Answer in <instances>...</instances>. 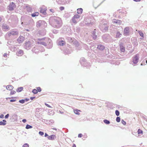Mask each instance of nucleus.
Here are the masks:
<instances>
[{"label": "nucleus", "mask_w": 147, "mask_h": 147, "mask_svg": "<svg viewBox=\"0 0 147 147\" xmlns=\"http://www.w3.org/2000/svg\"><path fill=\"white\" fill-rule=\"evenodd\" d=\"M31 43V42L29 41H26L24 46L25 48L28 50L30 49L32 46Z\"/></svg>", "instance_id": "3"}, {"label": "nucleus", "mask_w": 147, "mask_h": 147, "mask_svg": "<svg viewBox=\"0 0 147 147\" xmlns=\"http://www.w3.org/2000/svg\"><path fill=\"white\" fill-rule=\"evenodd\" d=\"M16 92L14 90H12L11 91V92L10 93V94L11 95H12L13 94L16 93Z\"/></svg>", "instance_id": "34"}, {"label": "nucleus", "mask_w": 147, "mask_h": 147, "mask_svg": "<svg viewBox=\"0 0 147 147\" xmlns=\"http://www.w3.org/2000/svg\"><path fill=\"white\" fill-rule=\"evenodd\" d=\"M134 1H140L141 0H134Z\"/></svg>", "instance_id": "54"}, {"label": "nucleus", "mask_w": 147, "mask_h": 147, "mask_svg": "<svg viewBox=\"0 0 147 147\" xmlns=\"http://www.w3.org/2000/svg\"><path fill=\"white\" fill-rule=\"evenodd\" d=\"M121 34L119 32H117L116 33V37L117 38H119L121 36Z\"/></svg>", "instance_id": "27"}, {"label": "nucleus", "mask_w": 147, "mask_h": 147, "mask_svg": "<svg viewBox=\"0 0 147 147\" xmlns=\"http://www.w3.org/2000/svg\"><path fill=\"white\" fill-rule=\"evenodd\" d=\"M9 116V114H7L5 117V119H7L8 118Z\"/></svg>", "instance_id": "41"}, {"label": "nucleus", "mask_w": 147, "mask_h": 147, "mask_svg": "<svg viewBox=\"0 0 147 147\" xmlns=\"http://www.w3.org/2000/svg\"><path fill=\"white\" fill-rule=\"evenodd\" d=\"M73 147H76V146L75 144H74L73 146Z\"/></svg>", "instance_id": "55"}, {"label": "nucleus", "mask_w": 147, "mask_h": 147, "mask_svg": "<svg viewBox=\"0 0 147 147\" xmlns=\"http://www.w3.org/2000/svg\"><path fill=\"white\" fill-rule=\"evenodd\" d=\"M115 114L117 116H118L119 115V111H118L116 110L115 111Z\"/></svg>", "instance_id": "36"}, {"label": "nucleus", "mask_w": 147, "mask_h": 147, "mask_svg": "<svg viewBox=\"0 0 147 147\" xmlns=\"http://www.w3.org/2000/svg\"><path fill=\"white\" fill-rule=\"evenodd\" d=\"M146 64L147 63V60L146 61Z\"/></svg>", "instance_id": "59"}, {"label": "nucleus", "mask_w": 147, "mask_h": 147, "mask_svg": "<svg viewBox=\"0 0 147 147\" xmlns=\"http://www.w3.org/2000/svg\"><path fill=\"white\" fill-rule=\"evenodd\" d=\"M73 43L74 44V45L78 47L79 45V44L78 42L77 41H72Z\"/></svg>", "instance_id": "26"}, {"label": "nucleus", "mask_w": 147, "mask_h": 147, "mask_svg": "<svg viewBox=\"0 0 147 147\" xmlns=\"http://www.w3.org/2000/svg\"><path fill=\"white\" fill-rule=\"evenodd\" d=\"M138 32L140 36H142L143 38L144 37V34L142 31H138Z\"/></svg>", "instance_id": "28"}, {"label": "nucleus", "mask_w": 147, "mask_h": 147, "mask_svg": "<svg viewBox=\"0 0 147 147\" xmlns=\"http://www.w3.org/2000/svg\"><path fill=\"white\" fill-rule=\"evenodd\" d=\"M6 88L7 90H11L13 89V87L12 86L8 85L6 86Z\"/></svg>", "instance_id": "20"}, {"label": "nucleus", "mask_w": 147, "mask_h": 147, "mask_svg": "<svg viewBox=\"0 0 147 147\" xmlns=\"http://www.w3.org/2000/svg\"><path fill=\"white\" fill-rule=\"evenodd\" d=\"M77 13L78 14H81L82 12V8H79L77 9Z\"/></svg>", "instance_id": "23"}, {"label": "nucleus", "mask_w": 147, "mask_h": 147, "mask_svg": "<svg viewBox=\"0 0 147 147\" xmlns=\"http://www.w3.org/2000/svg\"><path fill=\"white\" fill-rule=\"evenodd\" d=\"M64 7H60V9L61 10H64Z\"/></svg>", "instance_id": "44"}, {"label": "nucleus", "mask_w": 147, "mask_h": 147, "mask_svg": "<svg viewBox=\"0 0 147 147\" xmlns=\"http://www.w3.org/2000/svg\"><path fill=\"white\" fill-rule=\"evenodd\" d=\"M19 102L21 103H24L25 102V101L24 100H20L19 101Z\"/></svg>", "instance_id": "37"}, {"label": "nucleus", "mask_w": 147, "mask_h": 147, "mask_svg": "<svg viewBox=\"0 0 147 147\" xmlns=\"http://www.w3.org/2000/svg\"><path fill=\"white\" fill-rule=\"evenodd\" d=\"M44 40L45 39L44 38L38 39V41L37 42L39 44L42 45L44 46H46V43L42 41L43 40Z\"/></svg>", "instance_id": "9"}, {"label": "nucleus", "mask_w": 147, "mask_h": 147, "mask_svg": "<svg viewBox=\"0 0 147 147\" xmlns=\"http://www.w3.org/2000/svg\"><path fill=\"white\" fill-rule=\"evenodd\" d=\"M100 29L103 31L105 32L108 29V27L107 25L104 24L100 26Z\"/></svg>", "instance_id": "8"}, {"label": "nucleus", "mask_w": 147, "mask_h": 147, "mask_svg": "<svg viewBox=\"0 0 147 147\" xmlns=\"http://www.w3.org/2000/svg\"><path fill=\"white\" fill-rule=\"evenodd\" d=\"M35 98V97H31L30 98L32 100L34 98Z\"/></svg>", "instance_id": "52"}, {"label": "nucleus", "mask_w": 147, "mask_h": 147, "mask_svg": "<svg viewBox=\"0 0 147 147\" xmlns=\"http://www.w3.org/2000/svg\"><path fill=\"white\" fill-rule=\"evenodd\" d=\"M1 18L0 17V22H1Z\"/></svg>", "instance_id": "57"}, {"label": "nucleus", "mask_w": 147, "mask_h": 147, "mask_svg": "<svg viewBox=\"0 0 147 147\" xmlns=\"http://www.w3.org/2000/svg\"><path fill=\"white\" fill-rule=\"evenodd\" d=\"M18 34V32L15 30H12L10 32H9L8 33V35L9 36H14L16 35H17Z\"/></svg>", "instance_id": "5"}, {"label": "nucleus", "mask_w": 147, "mask_h": 147, "mask_svg": "<svg viewBox=\"0 0 147 147\" xmlns=\"http://www.w3.org/2000/svg\"><path fill=\"white\" fill-rule=\"evenodd\" d=\"M45 22L43 21L40 20L36 23L37 27H39L42 26V24H45Z\"/></svg>", "instance_id": "10"}, {"label": "nucleus", "mask_w": 147, "mask_h": 147, "mask_svg": "<svg viewBox=\"0 0 147 147\" xmlns=\"http://www.w3.org/2000/svg\"><path fill=\"white\" fill-rule=\"evenodd\" d=\"M37 91H38V92H40L41 91V88L39 87H38L37 88Z\"/></svg>", "instance_id": "38"}, {"label": "nucleus", "mask_w": 147, "mask_h": 147, "mask_svg": "<svg viewBox=\"0 0 147 147\" xmlns=\"http://www.w3.org/2000/svg\"><path fill=\"white\" fill-rule=\"evenodd\" d=\"M92 36L93 38L95 39L97 37V36L95 34V32L94 31L92 32Z\"/></svg>", "instance_id": "24"}, {"label": "nucleus", "mask_w": 147, "mask_h": 147, "mask_svg": "<svg viewBox=\"0 0 147 147\" xmlns=\"http://www.w3.org/2000/svg\"><path fill=\"white\" fill-rule=\"evenodd\" d=\"M138 134H142L143 132L142 130H140V129H138Z\"/></svg>", "instance_id": "33"}, {"label": "nucleus", "mask_w": 147, "mask_h": 147, "mask_svg": "<svg viewBox=\"0 0 147 147\" xmlns=\"http://www.w3.org/2000/svg\"><path fill=\"white\" fill-rule=\"evenodd\" d=\"M129 27H126L124 30L123 34L125 36L129 35Z\"/></svg>", "instance_id": "7"}, {"label": "nucleus", "mask_w": 147, "mask_h": 147, "mask_svg": "<svg viewBox=\"0 0 147 147\" xmlns=\"http://www.w3.org/2000/svg\"><path fill=\"white\" fill-rule=\"evenodd\" d=\"M46 39H47V40H49V43H50V41H51V40L49 39L48 38H47Z\"/></svg>", "instance_id": "53"}, {"label": "nucleus", "mask_w": 147, "mask_h": 147, "mask_svg": "<svg viewBox=\"0 0 147 147\" xmlns=\"http://www.w3.org/2000/svg\"><path fill=\"white\" fill-rule=\"evenodd\" d=\"M24 37L20 36L17 39V41L19 43H21L24 40Z\"/></svg>", "instance_id": "11"}, {"label": "nucleus", "mask_w": 147, "mask_h": 147, "mask_svg": "<svg viewBox=\"0 0 147 147\" xmlns=\"http://www.w3.org/2000/svg\"><path fill=\"white\" fill-rule=\"evenodd\" d=\"M32 128V126H31L30 125H26V129H30V128Z\"/></svg>", "instance_id": "31"}, {"label": "nucleus", "mask_w": 147, "mask_h": 147, "mask_svg": "<svg viewBox=\"0 0 147 147\" xmlns=\"http://www.w3.org/2000/svg\"><path fill=\"white\" fill-rule=\"evenodd\" d=\"M113 22L114 23L117 24V25H120L121 24V22L120 20L114 19L113 20Z\"/></svg>", "instance_id": "13"}, {"label": "nucleus", "mask_w": 147, "mask_h": 147, "mask_svg": "<svg viewBox=\"0 0 147 147\" xmlns=\"http://www.w3.org/2000/svg\"><path fill=\"white\" fill-rule=\"evenodd\" d=\"M23 147H28V145L27 144H25Z\"/></svg>", "instance_id": "42"}, {"label": "nucleus", "mask_w": 147, "mask_h": 147, "mask_svg": "<svg viewBox=\"0 0 147 147\" xmlns=\"http://www.w3.org/2000/svg\"><path fill=\"white\" fill-rule=\"evenodd\" d=\"M56 138L55 136L54 135H52L48 136V138L49 140H54Z\"/></svg>", "instance_id": "16"}, {"label": "nucleus", "mask_w": 147, "mask_h": 147, "mask_svg": "<svg viewBox=\"0 0 147 147\" xmlns=\"http://www.w3.org/2000/svg\"><path fill=\"white\" fill-rule=\"evenodd\" d=\"M80 17L79 15L76 14L72 18L71 21H72L74 24H76L77 22L80 20Z\"/></svg>", "instance_id": "2"}, {"label": "nucleus", "mask_w": 147, "mask_h": 147, "mask_svg": "<svg viewBox=\"0 0 147 147\" xmlns=\"http://www.w3.org/2000/svg\"><path fill=\"white\" fill-rule=\"evenodd\" d=\"M16 101V100H10L11 102H14Z\"/></svg>", "instance_id": "49"}, {"label": "nucleus", "mask_w": 147, "mask_h": 147, "mask_svg": "<svg viewBox=\"0 0 147 147\" xmlns=\"http://www.w3.org/2000/svg\"><path fill=\"white\" fill-rule=\"evenodd\" d=\"M3 121H0V125H6V123L5 122H6V121L5 120H3Z\"/></svg>", "instance_id": "21"}, {"label": "nucleus", "mask_w": 147, "mask_h": 147, "mask_svg": "<svg viewBox=\"0 0 147 147\" xmlns=\"http://www.w3.org/2000/svg\"><path fill=\"white\" fill-rule=\"evenodd\" d=\"M139 57V55L138 54H137L134 56L133 59V62L134 64H136L138 62Z\"/></svg>", "instance_id": "6"}, {"label": "nucleus", "mask_w": 147, "mask_h": 147, "mask_svg": "<svg viewBox=\"0 0 147 147\" xmlns=\"http://www.w3.org/2000/svg\"><path fill=\"white\" fill-rule=\"evenodd\" d=\"M47 136H48V135L47 134L45 133V137H46Z\"/></svg>", "instance_id": "51"}, {"label": "nucleus", "mask_w": 147, "mask_h": 147, "mask_svg": "<svg viewBox=\"0 0 147 147\" xmlns=\"http://www.w3.org/2000/svg\"><path fill=\"white\" fill-rule=\"evenodd\" d=\"M4 115L3 114H1L0 115V118H3L4 117Z\"/></svg>", "instance_id": "46"}, {"label": "nucleus", "mask_w": 147, "mask_h": 147, "mask_svg": "<svg viewBox=\"0 0 147 147\" xmlns=\"http://www.w3.org/2000/svg\"><path fill=\"white\" fill-rule=\"evenodd\" d=\"M38 15V12H36L32 14V16L33 17L37 16Z\"/></svg>", "instance_id": "25"}, {"label": "nucleus", "mask_w": 147, "mask_h": 147, "mask_svg": "<svg viewBox=\"0 0 147 147\" xmlns=\"http://www.w3.org/2000/svg\"><path fill=\"white\" fill-rule=\"evenodd\" d=\"M58 45L60 46H63L65 43V42L63 40L59 41L58 42Z\"/></svg>", "instance_id": "18"}, {"label": "nucleus", "mask_w": 147, "mask_h": 147, "mask_svg": "<svg viewBox=\"0 0 147 147\" xmlns=\"http://www.w3.org/2000/svg\"><path fill=\"white\" fill-rule=\"evenodd\" d=\"M32 92L33 93L36 94L37 93V90L35 89H34L33 90Z\"/></svg>", "instance_id": "32"}, {"label": "nucleus", "mask_w": 147, "mask_h": 147, "mask_svg": "<svg viewBox=\"0 0 147 147\" xmlns=\"http://www.w3.org/2000/svg\"><path fill=\"white\" fill-rule=\"evenodd\" d=\"M89 23L88 22V23H87V24H88V25H89Z\"/></svg>", "instance_id": "58"}, {"label": "nucleus", "mask_w": 147, "mask_h": 147, "mask_svg": "<svg viewBox=\"0 0 147 147\" xmlns=\"http://www.w3.org/2000/svg\"><path fill=\"white\" fill-rule=\"evenodd\" d=\"M97 48L100 50H102L104 49L105 47L103 46L100 45L98 46Z\"/></svg>", "instance_id": "17"}, {"label": "nucleus", "mask_w": 147, "mask_h": 147, "mask_svg": "<svg viewBox=\"0 0 147 147\" xmlns=\"http://www.w3.org/2000/svg\"><path fill=\"white\" fill-rule=\"evenodd\" d=\"M23 22H22V24H23Z\"/></svg>", "instance_id": "60"}, {"label": "nucleus", "mask_w": 147, "mask_h": 147, "mask_svg": "<svg viewBox=\"0 0 147 147\" xmlns=\"http://www.w3.org/2000/svg\"><path fill=\"white\" fill-rule=\"evenodd\" d=\"M74 113L75 114H76L78 115H79L80 114V113L78 112L79 111L81 112V111H80V110H79L76 109L74 110Z\"/></svg>", "instance_id": "19"}, {"label": "nucleus", "mask_w": 147, "mask_h": 147, "mask_svg": "<svg viewBox=\"0 0 147 147\" xmlns=\"http://www.w3.org/2000/svg\"><path fill=\"white\" fill-rule=\"evenodd\" d=\"M52 10H52V9H50V11L51 12H53V11H52Z\"/></svg>", "instance_id": "56"}, {"label": "nucleus", "mask_w": 147, "mask_h": 147, "mask_svg": "<svg viewBox=\"0 0 147 147\" xmlns=\"http://www.w3.org/2000/svg\"><path fill=\"white\" fill-rule=\"evenodd\" d=\"M120 50L122 52H124L125 51V49L124 47L123 46L122 43H121L120 45Z\"/></svg>", "instance_id": "12"}, {"label": "nucleus", "mask_w": 147, "mask_h": 147, "mask_svg": "<svg viewBox=\"0 0 147 147\" xmlns=\"http://www.w3.org/2000/svg\"><path fill=\"white\" fill-rule=\"evenodd\" d=\"M116 120L117 122H119L120 120V118L119 117H117L116 118Z\"/></svg>", "instance_id": "35"}, {"label": "nucleus", "mask_w": 147, "mask_h": 147, "mask_svg": "<svg viewBox=\"0 0 147 147\" xmlns=\"http://www.w3.org/2000/svg\"><path fill=\"white\" fill-rule=\"evenodd\" d=\"M82 136V134H79V135H78V137L79 138H81Z\"/></svg>", "instance_id": "45"}, {"label": "nucleus", "mask_w": 147, "mask_h": 147, "mask_svg": "<svg viewBox=\"0 0 147 147\" xmlns=\"http://www.w3.org/2000/svg\"><path fill=\"white\" fill-rule=\"evenodd\" d=\"M22 122H23L24 123H25L26 122V119H23L22 121Z\"/></svg>", "instance_id": "47"}, {"label": "nucleus", "mask_w": 147, "mask_h": 147, "mask_svg": "<svg viewBox=\"0 0 147 147\" xmlns=\"http://www.w3.org/2000/svg\"><path fill=\"white\" fill-rule=\"evenodd\" d=\"M3 56L5 57H7V54L6 53H5L3 55Z\"/></svg>", "instance_id": "48"}, {"label": "nucleus", "mask_w": 147, "mask_h": 147, "mask_svg": "<svg viewBox=\"0 0 147 147\" xmlns=\"http://www.w3.org/2000/svg\"><path fill=\"white\" fill-rule=\"evenodd\" d=\"M40 11L41 13L45 14L46 13V9H45L41 8L40 10Z\"/></svg>", "instance_id": "22"}, {"label": "nucleus", "mask_w": 147, "mask_h": 147, "mask_svg": "<svg viewBox=\"0 0 147 147\" xmlns=\"http://www.w3.org/2000/svg\"><path fill=\"white\" fill-rule=\"evenodd\" d=\"M45 105L46 106H47L48 107H49V108H51V106H50L49 105H48L47 103H45Z\"/></svg>", "instance_id": "43"}, {"label": "nucleus", "mask_w": 147, "mask_h": 147, "mask_svg": "<svg viewBox=\"0 0 147 147\" xmlns=\"http://www.w3.org/2000/svg\"><path fill=\"white\" fill-rule=\"evenodd\" d=\"M52 25L54 27H60L62 25V21L61 18L58 17H55L53 19Z\"/></svg>", "instance_id": "1"}, {"label": "nucleus", "mask_w": 147, "mask_h": 147, "mask_svg": "<svg viewBox=\"0 0 147 147\" xmlns=\"http://www.w3.org/2000/svg\"><path fill=\"white\" fill-rule=\"evenodd\" d=\"M27 31H28V30H27Z\"/></svg>", "instance_id": "61"}, {"label": "nucleus", "mask_w": 147, "mask_h": 147, "mask_svg": "<svg viewBox=\"0 0 147 147\" xmlns=\"http://www.w3.org/2000/svg\"><path fill=\"white\" fill-rule=\"evenodd\" d=\"M39 134L41 136H42L43 135H44V133L40 131L39 132Z\"/></svg>", "instance_id": "40"}, {"label": "nucleus", "mask_w": 147, "mask_h": 147, "mask_svg": "<svg viewBox=\"0 0 147 147\" xmlns=\"http://www.w3.org/2000/svg\"><path fill=\"white\" fill-rule=\"evenodd\" d=\"M15 7V4L12 2L10 3L9 6L7 7V9L9 11H12L13 10Z\"/></svg>", "instance_id": "4"}, {"label": "nucleus", "mask_w": 147, "mask_h": 147, "mask_svg": "<svg viewBox=\"0 0 147 147\" xmlns=\"http://www.w3.org/2000/svg\"><path fill=\"white\" fill-rule=\"evenodd\" d=\"M2 28L4 30H9V27L6 24H3L2 26Z\"/></svg>", "instance_id": "14"}, {"label": "nucleus", "mask_w": 147, "mask_h": 147, "mask_svg": "<svg viewBox=\"0 0 147 147\" xmlns=\"http://www.w3.org/2000/svg\"><path fill=\"white\" fill-rule=\"evenodd\" d=\"M23 54V51L21 50H18L17 53V55L18 56H21Z\"/></svg>", "instance_id": "15"}, {"label": "nucleus", "mask_w": 147, "mask_h": 147, "mask_svg": "<svg viewBox=\"0 0 147 147\" xmlns=\"http://www.w3.org/2000/svg\"><path fill=\"white\" fill-rule=\"evenodd\" d=\"M121 122L123 125H125L126 123V122L123 120H121Z\"/></svg>", "instance_id": "39"}, {"label": "nucleus", "mask_w": 147, "mask_h": 147, "mask_svg": "<svg viewBox=\"0 0 147 147\" xmlns=\"http://www.w3.org/2000/svg\"><path fill=\"white\" fill-rule=\"evenodd\" d=\"M32 51H34V52H35L36 53L37 52V51H35V48H33V49H32Z\"/></svg>", "instance_id": "50"}, {"label": "nucleus", "mask_w": 147, "mask_h": 147, "mask_svg": "<svg viewBox=\"0 0 147 147\" xmlns=\"http://www.w3.org/2000/svg\"><path fill=\"white\" fill-rule=\"evenodd\" d=\"M23 89V88L22 87H20L18 88L17 90L16 91L18 92H20L22 91Z\"/></svg>", "instance_id": "29"}, {"label": "nucleus", "mask_w": 147, "mask_h": 147, "mask_svg": "<svg viewBox=\"0 0 147 147\" xmlns=\"http://www.w3.org/2000/svg\"><path fill=\"white\" fill-rule=\"evenodd\" d=\"M103 121L105 123L107 124H109L110 123V121H109L106 119L104 120H103Z\"/></svg>", "instance_id": "30"}]
</instances>
